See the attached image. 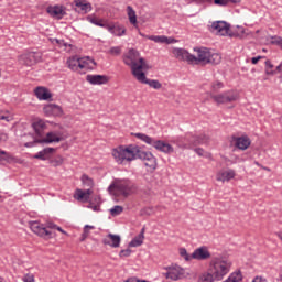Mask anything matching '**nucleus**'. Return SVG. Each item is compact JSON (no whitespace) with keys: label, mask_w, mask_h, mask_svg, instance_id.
<instances>
[{"label":"nucleus","mask_w":282,"mask_h":282,"mask_svg":"<svg viewBox=\"0 0 282 282\" xmlns=\"http://www.w3.org/2000/svg\"><path fill=\"white\" fill-rule=\"evenodd\" d=\"M112 158L117 164H124L126 162H133L135 158L143 160L144 165L152 171L158 169V160L153 156V153L141 151L133 145H120L112 150Z\"/></svg>","instance_id":"nucleus-1"},{"label":"nucleus","mask_w":282,"mask_h":282,"mask_svg":"<svg viewBox=\"0 0 282 282\" xmlns=\"http://www.w3.org/2000/svg\"><path fill=\"white\" fill-rule=\"evenodd\" d=\"M137 191L135 184L127 178H116L108 187V193L115 197H130Z\"/></svg>","instance_id":"nucleus-2"},{"label":"nucleus","mask_w":282,"mask_h":282,"mask_svg":"<svg viewBox=\"0 0 282 282\" xmlns=\"http://www.w3.org/2000/svg\"><path fill=\"white\" fill-rule=\"evenodd\" d=\"M194 52H197V56L193 59V65H219L221 63V55L210 51V48H194Z\"/></svg>","instance_id":"nucleus-3"},{"label":"nucleus","mask_w":282,"mask_h":282,"mask_svg":"<svg viewBox=\"0 0 282 282\" xmlns=\"http://www.w3.org/2000/svg\"><path fill=\"white\" fill-rule=\"evenodd\" d=\"M210 265H212V274H214V279H216V281H221V279H224V276H226V274L230 272V268L232 263H230V261H227L220 258H214L212 260Z\"/></svg>","instance_id":"nucleus-4"},{"label":"nucleus","mask_w":282,"mask_h":282,"mask_svg":"<svg viewBox=\"0 0 282 282\" xmlns=\"http://www.w3.org/2000/svg\"><path fill=\"white\" fill-rule=\"evenodd\" d=\"M134 135L139 140H142V142H145V144H150V147H154L156 151H162V153H173L175 151L171 144L161 140H155L144 133H135Z\"/></svg>","instance_id":"nucleus-5"},{"label":"nucleus","mask_w":282,"mask_h":282,"mask_svg":"<svg viewBox=\"0 0 282 282\" xmlns=\"http://www.w3.org/2000/svg\"><path fill=\"white\" fill-rule=\"evenodd\" d=\"M63 132L61 131H51L47 133H44L43 138L35 139L31 142L24 143V147L26 149H32V147H35L36 144H52L54 142H61L63 140Z\"/></svg>","instance_id":"nucleus-6"},{"label":"nucleus","mask_w":282,"mask_h":282,"mask_svg":"<svg viewBox=\"0 0 282 282\" xmlns=\"http://www.w3.org/2000/svg\"><path fill=\"white\" fill-rule=\"evenodd\" d=\"M210 98H213L214 102L217 105H228L229 102H235L239 98V95L234 90H227L218 95L212 94Z\"/></svg>","instance_id":"nucleus-7"},{"label":"nucleus","mask_w":282,"mask_h":282,"mask_svg":"<svg viewBox=\"0 0 282 282\" xmlns=\"http://www.w3.org/2000/svg\"><path fill=\"white\" fill-rule=\"evenodd\" d=\"M41 61H43V55L39 52H29L20 56V63L26 65V67H32V65H36Z\"/></svg>","instance_id":"nucleus-8"},{"label":"nucleus","mask_w":282,"mask_h":282,"mask_svg":"<svg viewBox=\"0 0 282 282\" xmlns=\"http://www.w3.org/2000/svg\"><path fill=\"white\" fill-rule=\"evenodd\" d=\"M167 272L164 273L166 279L171 281H180L186 276V271L180 265H172L166 268Z\"/></svg>","instance_id":"nucleus-9"},{"label":"nucleus","mask_w":282,"mask_h":282,"mask_svg":"<svg viewBox=\"0 0 282 282\" xmlns=\"http://www.w3.org/2000/svg\"><path fill=\"white\" fill-rule=\"evenodd\" d=\"M140 58V51L135 48H130L124 55H123V63L128 67L131 68V72H133V67L138 65V61Z\"/></svg>","instance_id":"nucleus-10"},{"label":"nucleus","mask_w":282,"mask_h":282,"mask_svg":"<svg viewBox=\"0 0 282 282\" xmlns=\"http://www.w3.org/2000/svg\"><path fill=\"white\" fill-rule=\"evenodd\" d=\"M212 29L215 30V32H217V34L220 36H235V34L230 32V24L226 21L213 22Z\"/></svg>","instance_id":"nucleus-11"},{"label":"nucleus","mask_w":282,"mask_h":282,"mask_svg":"<svg viewBox=\"0 0 282 282\" xmlns=\"http://www.w3.org/2000/svg\"><path fill=\"white\" fill-rule=\"evenodd\" d=\"M30 228H31L32 232H34L35 235H39V237L52 239V231L47 230V227H44L41 223L31 221Z\"/></svg>","instance_id":"nucleus-12"},{"label":"nucleus","mask_w":282,"mask_h":282,"mask_svg":"<svg viewBox=\"0 0 282 282\" xmlns=\"http://www.w3.org/2000/svg\"><path fill=\"white\" fill-rule=\"evenodd\" d=\"M172 54L178 61H186V63H188V65H193V61H195V55L188 53V51H186L184 48H174L172 51Z\"/></svg>","instance_id":"nucleus-13"},{"label":"nucleus","mask_w":282,"mask_h":282,"mask_svg":"<svg viewBox=\"0 0 282 282\" xmlns=\"http://www.w3.org/2000/svg\"><path fill=\"white\" fill-rule=\"evenodd\" d=\"M96 67V61L91 57H79V74H87L89 69H94Z\"/></svg>","instance_id":"nucleus-14"},{"label":"nucleus","mask_w":282,"mask_h":282,"mask_svg":"<svg viewBox=\"0 0 282 282\" xmlns=\"http://www.w3.org/2000/svg\"><path fill=\"white\" fill-rule=\"evenodd\" d=\"M138 63L135 67L132 68V76H134L137 80H143V78L147 75L144 74V72H142V69H144V65L147 64V61L142 56H140L138 59Z\"/></svg>","instance_id":"nucleus-15"},{"label":"nucleus","mask_w":282,"mask_h":282,"mask_svg":"<svg viewBox=\"0 0 282 282\" xmlns=\"http://www.w3.org/2000/svg\"><path fill=\"white\" fill-rule=\"evenodd\" d=\"M122 238L119 235L108 234L104 239L102 243L105 246H110V248H120V242Z\"/></svg>","instance_id":"nucleus-16"},{"label":"nucleus","mask_w":282,"mask_h":282,"mask_svg":"<svg viewBox=\"0 0 282 282\" xmlns=\"http://www.w3.org/2000/svg\"><path fill=\"white\" fill-rule=\"evenodd\" d=\"M192 259H196V261H206V259H210V251H208V248L204 246L197 248L192 253Z\"/></svg>","instance_id":"nucleus-17"},{"label":"nucleus","mask_w":282,"mask_h":282,"mask_svg":"<svg viewBox=\"0 0 282 282\" xmlns=\"http://www.w3.org/2000/svg\"><path fill=\"white\" fill-rule=\"evenodd\" d=\"M86 80L90 83V85H107L109 77L107 75H87Z\"/></svg>","instance_id":"nucleus-18"},{"label":"nucleus","mask_w":282,"mask_h":282,"mask_svg":"<svg viewBox=\"0 0 282 282\" xmlns=\"http://www.w3.org/2000/svg\"><path fill=\"white\" fill-rule=\"evenodd\" d=\"M32 127L35 131L34 140H41L45 135V121L37 120L32 123Z\"/></svg>","instance_id":"nucleus-19"},{"label":"nucleus","mask_w":282,"mask_h":282,"mask_svg":"<svg viewBox=\"0 0 282 282\" xmlns=\"http://www.w3.org/2000/svg\"><path fill=\"white\" fill-rule=\"evenodd\" d=\"M75 10L82 14H87V12H91V3L87 2V0H75Z\"/></svg>","instance_id":"nucleus-20"},{"label":"nucleus","mask_w":282,"mask_h":282,"mask_svg":"<svg viewBox=\"0 0 282 282\" xmlns=\"http://www.w3.org/2000/svg\"><path fill=\"white\" fill-rule=\"evenodd\" d=\"M235 147L240 151H246L250 147L251 141L248 137H234Z\"/></svg>","instance_id":"nucleus-21"},{"label":"nucleus","mask_w":282,"mask_h":282,"mask_svg":"<svg viewBox=\"0 0 282 282\" xmlns=\"http://www.w3.org/2000/svg\"><path fill=\"white\" fill-rule=\"evenodd\" d=\"M147 39H149V41H154V43H165V45L177 43V40L167 37L166 35H148Z\"/></svg>","instance_id":"nucleus-22"},{"label":"nucleus","mask_w":282,"mask_h":282,"mask_svg":"<svg viewBox=\"0 0 282 282\" xmlns=\"http://www.w3.org/2000/svg\"><path fill=\"white\" fill-rule=\"evenodd\" d=\"M235 170L220 171L216 174L217 182H230L235 180Z\"/></svg>","instance_id":"nucleus-23"},{"label":"nucleus","mask_w":282,"mask_h":282,"mask_svg":"<svg viewBox=\"0 0 282 282\" xmlns=\"http://www.w3.org/2000/svg\"><path fill=\"white\" fill-rule=\"evenodd\" d=\"M47 12L54 19H63L65 17V14H67V12L65 11V8L58 7V6L48 7Z\"/></svg>","instance_id":"nucleus-24"},{"label":"nucleus","mask_w":282,"mask_h":282,"mask_svg":"<svg viewBox=\"0 0 282 282\" xmlns=\"http://www.w3.org/2000/svg\"><path fill=\"white\" fill-rule=\"evenodd\" d=\"M34 94L39 100H50L52 98V93L43 86L36 87Z\"/></svg>","instance_id":"nucleus-25"},{"label":"nucleus","mask_w":282,"mask_h":282,"mask_svg":"<svg viewBox=\"0 0 282 282\" xmlns=\"http://www.w3.org/2000/svg\"><path fill=\"white\" fill-rule=\"evenodd\" d=\"M44 113H46V116H61L63 113V108L58 105L51 104L44 107Z\"/></svg>","instance_id":"nucleus-26"},{"label":"nucleus","mask_w":282,"mask_h":282,"mask_svg":"<svg viewBox=\"0 0 282 282\" xmlns=\"http://www.w3.org/2000/svg\"><path fill=\"white\" fill-rule=\"evenodd\" d=\"M66 64L72 72H78L80 74V57H78V55L69 57Z\"/></svg>","instance_id":"nucleus-27"},{"label":"nucleus","mask_w":282,"mask_h":282,"mask_svg":"<svg viewBox=\"0 0 282 282\" xmlns=\"http://www.w3.org/2000/svg\"><path fill=\"white\" fill-rule=\"evenodd\" d=\"M54 151H56V149L54 148H45L42 151L37 152L36 154H34V159L35 160H50V155H52V153H54Z\"/></svg>","instance_id":"nucleus-28"},{"label":"nucleus","mask_w":282,"mask_h":282,"mask_svg":"<svg viewBox=\"0 0 282 282\" xmlns=\"http://www.w3.org/2000/svg\"><path fill=\"white\" fill-rule=\"evenodd\" d=\"M142 243H144V228H142L141 232L129 242V248H140Z\"/></svg>","instance_id":"nucleus-29"},{"label":"nucleus","mask_w":282,"mask_h":282,"mask_svg":"<svg viewBox=\"0 0 282 282\" xmlns=\"http://www.w3.org/2000/svg\"><path fill=\"white\" fill-rule=\"evenodd\" d=\"M139 83H142L143 85H149V87H152V89H162V84L158 79H148L147 75L143 79H137Z\"/></svg>","instance_id":"nucleus-30"},{"label":"nucleus","mask_w":282,"mask_h":282,"mask_svg":"<svg viewBox=\"0 0 282 282\" xmlns=\"http://www.w3.org/2000/svg\"><path fill=\"white\" fill-rule=\"evenodd\" d=\"M106 28L115 36H123V34L127 32V29L120 25H106Z\"/></svg>","instance_id":"nucleus-31"},{"label":"nucleus","mask_w":282,"mask_h":282,"mask_svg":"<svg viewBox=\"0 0 282 282\" xmlns=\"http://www.w3.org/2000/svg\"><path fill=\"white\" fill-rule=\"evenodd\" d=\"M191 142L194 147H197V144H205V142H208V137H206V134L192 137Z\"/></svg>","instance_id":"nucleus-32"},{"label":"nucleus","mask_w":282,"mask_h":282,"mask_svg":"<svg viewBox=\"0 0 282 282\" xmlns=\"http://www.w3.org/2000/svg\"><path fill=\"white\" fill-rule=\"evenodd\" d=\"M127 12H128L130 23L132 25H135V23H138V17L135 15V10H133V7L128 6Z\"/></svg>","instance_id":"nucleus-33"},{"label":"nucleus","mask_w":282,"mask_h":282,"mask_svg":"<svg viewBox=\"0 0 282 282\" xmlns=\"http://www.w3.org/2000/svg\"><path fill=\"white\" fill-rule=\"evenodd\" d=\"M215 281V275L213 273H203L198 278V282H213Z\"/></svg>","instance_id":"nucleus-34"},{"label":"nucleus","mask_w":282,"mask_h":282,"mask_svg":"<svg viewBox=\"0 0 282 282\" xmlns=\"http://www.w3.org/2000/svg\"><path fill=\"white\" fill-rule=\"evenodd\" d=\"M215 6H228V3H241V0H214Z\"/></svg>","instance_id":"nucleus-35"},{"label":"nucleus","mask_w":282,"mask_h":282,"mask_svg":"<svg viewBox=\"0 0 282 282\" xmlns=\"http://www.w3.org/2000/svg\"><path fill=\"white\" fill-rule=\"evenodd\" d=\"M123 210H124V207L120 205H116L110 209V215H112V217H118V215H121Z\"/></svg>","instance_id":"nucleus-36"},{"label":"nucleus","mask_w":282,"mask_h":282,"mask_svg":"<svg viewBox=\"0 0 282 282\" xmlns=\"http://www.w3.org/2000/svg\"><path fill=\"white\" fill-rule=\"evenodd\" d=\"M82 182L85 186H88L89 188L94 186V180H91L87 174L82 175Z\"/></svg>","instance_id":"nucleus-37"},{"label":"nucleus","mask_w":282,"mask_h":282,"mask_svg":"<svg viewBox=\"0 0 282 282\" xmlns=\"http://www.w3.org/2000/svg\"><path fill=\"white\" fill-rule=\"evenodd\" d=\"M87 20L93 23V25H98L99 28H105V23H102V20H98L97 18H94L91 15H88Z\"/></svg>","instance_id":"nucleus-38"},{"label":"nucleus","mask_w":282,"mask_h":282,"mask_svg":"<svg viewBox=\"0 0 282 282\" xmlns=\"http://www.w3.org/2000/svg\"><path fill=\"white\" fill-rule=\"evenodd\" d=\"M86 197H87V193H85V191L76 189L75 199H77V202H82V199H86Z\"/></svg>","instance_id":"nucleus-39"},{"label":"nucleus","mask_w":282,"mask_h":282,"mask_svg":"<svg viewBox=\"0 0 282 282\" xmlns=\"http://www.w3.org/2000/svg\"><path fill=\"white\" fill-rule=\"evenodd\" d=\"M219 89H224V83L221 82H215L212 85V91H214V94H216V91H219Z\"/></svg>","instance_id":"nucleus-40"},{"label":"nucleus","mask_w":282,"mask_h":282,"mask_svg":"<svg viewBox=\"0 0 282 282\" xmlns=\"http://www.w3.org/2000/svg\"><path fill=\"white\" fill-rule=\"evenodd\" d=\"M180 254L185 259V261H191V259H193L192 256L188 254V251H186L185 248L180 249Z\"/></svg>","instance_id":"nucleus-41"},{"label":"nucleus","mask_w":282,"mask_h":282,"mask_svg":"<svg viewBox=\"0 0 282 282\" xmlns=\"http://www.w3.org/2000/svg\"><path fill=\"white\" fill-rule=\"evenodd\" d=\"M0 120H6V122H10L12 120V116L8 112L0 111Z\"/></svg>","instance_id":"nucleus-42"},{"label":"nucleus","mask_w":282,"mask_h":282,"mask_svg":"<svg viewBox=\"0 0 282 282\" xmlns=\"http://www.w3.org/2000/svg\"><path fill=\"white\" fill-rule=\"evenodd\" d=\"M119 257L122 259L124 257H131V249H122L120 252H119Z\"/></svg>","instance_id":"nucleus-43"},{"label":"nucleus","mask_w":282,"mask_h":282,"mask_svg":"<svg viewBox=\"0 0 282 282\" xmlns=\"http://www.w3.org/2000/svg\"><path fill=\"white\" fill-rule=\"evenodd\" d=\"M120 52H122V50L120 48V46H115L110 48V54H113L115 56L120 55Z\"/></svg>","instance_id":"nucleus-44"},{"label":"nucleus","mask_w":282,"mask_h":282,"mask_svg":"<svg viewBox=\"0 0 282 282\" xmlns=\"http://www.w3.org/2000/svg\"><path fill=\"white\" fill-rule=\"evenodd\" d=\"M23 282H34V274L28 273L23 276Z\"/></svg>","instance_id":"nucleus-45"},{"label":"nucleus","mask_w":282,"mask_h":282,"mask_svg":"<svg viewBox=\"0 0 282 282\" xmlns=\"http://www.w3.org/2000/svg\"><path fill=\"white\" fill-rule=\"evenodd\" d=\"M272 67H274V65H272V62L267 61L265 62V72H267V74H272Z\"/></svg>","instance_id":"nucleus-46"},{"label":"nucleus","mask_w":282,"mask_h":282,"mask_svg":"<svg viewBox=\"0 0 282 282\" xmlns=\"http://www.w3.org/2000/svg\"><path fill=\"white\" fill-rule=\"evenodd\" d=\"M10 159V153L3 151V150H0V160H6L8 161Z\"/></svg>","instance_id":"nucleus-47"},{"label":"nucleus","mask_w":282,"mask_h":282,"mask_svg":"<svg viewBox=\"0 0 282 282\" xmlns=\"http://www.w3.org/2000/svg\"><path fill=\"white\" fill-rule=\"evenodd\" d=\"M252 282H268V279L263 276H256Z\"/></svg>","instance_id":"nucleus-48"},{"label":"nucleus","mask_w":282,"mask_h":282,"mask_svg":"<svg viewBox=\"0 0 282 282\" xmlns=\"http://www.w3.org/2000/svg\"><path fill=\"white\" fill-rule=\"evenodd\" d=\"M262 58H263L262 56L252 57L251 58L252 65H257V63H259Z\"/></svg>","instance_id":"nucleus-49"},{"label":"nucleus","mask_w":282,"mask_h":282,"mask_svg":"<svg viewBox=\"0 0 282 282\" xmlns=\"http://www.w3.org/2000/svg\"><path fill=\"white\" fill-rule=\"evenodd\" d=\"M194 151H195V153H197V155H199L200 158L204 155V149H202V148H196Z\"/></svg>","instance_id":"nucleus-50"},{"label":"nucleus","mask_w":282,"mask_h":282,"mask_svg":"<svg viewBox=\"0 0 282 282\" xmlns=\"http://www.w3.org/2000/svg\"><path fill=\"white\" fill-rule=\"evenodd\" d=\"M53 43H57V45H65V42L63 40L55 39Z\"/></svg>","instance_id":"nucleus-51"},{"label":"nucleus","mask_w":282,"mask_h":282,"mask_svg":"<svg viewBox=\"0 0 282 282\" xmlns=\"http://www.w3.org/2000/svg\"><path fill=\"white\" fill-rule=\"evenodd\" d=\"M58 226H56V224L54 223H48L47 224V228H51V229H56Z\"/></svg>","instance_id":"nucleus-52"},{"label":"nucleus","mask_w":282,"mask_h":282,"mask_svg":"<svg viewBox=\"0 0 282 282\" xmlns=\"http://www.w3.org/2000/svg\"><path fill=\"white\" fill-rule=\"evenodd\" d=\"M84 234L87 235V236H89V225H86V226L84 227Z\"/></svg>","instance_id":"nucleus-53"},{"label":"nucleus","mask_w":282,"mask_h":282,"mask_svg":"<svg viewBox=\"0 0 282 282\" xmlns=\"http://www.w3.org/2000/svg\"><path fill=\"white\" fill-rule=\"evenodd\" d=\"M276 282H282V268L280 269L279 276L276 279Z\"/></svg>","instance_id":"nucleus-54"},{"label":"nucleus","mask_w":282,"mask_h":282,"mask_svg":"<svg viewBox=\"0 0 282 282\" xmlns=\"http://www.w3.org/2000/svg\"><path fill=\"white\" fill-rule=\"evenodd\" d=\"M55 230H58V232H62L63 235H67V231L63 230L59 226H57Z\"/></svg>","instance_id":"nucleus-55"},{"label":"nucleus","mask_w":282,"mask_h":282,"mask_svg":"<svg viewBox=\"0 0 282 282\" xmlns=\"http://www.w3.org/2000/svg\"><path fill=\"white\" fill-rule=\"evenodd\" d=\"M86 193V199H89V195H91V189L84 191Z\"/></svg>","instance_id":"nucleus-56"},{"label":"nucleus","mask_w":282,"mask_h":282,"mask_svg":"<svg viewBox=\"0 0 282 282\" xmlns=\"http://www.w3.org/2000/svg\"><path fill=\"white\" fill-rule=\"evenodd\" d=\"M93 210H95V213H98V210H100V205H94Z\"/></svg>","instance_id":"nucleus-57"},{"label":"nucleus","mask_w":282,"mask_h":282,"mask_svg":"<svg viewBox=\"0 0 282 282\" xmlns=\"http://www.w3.org/2000/svg\"><path fill=\"white\" fill-rule=\"evenodd\" d=\"M87 237H89V236H87V235H85V232H83V234H82L80 241H85V239H87Z\"/></svg>","instance_id":"nucleus-58"},{"label":"nucleus","mask_w":282,"mask_h":282,"mask_svg":"<svg viewBox=\"0 0 282 282\" xmlns=\"http://www.w3.org/2000/svg\"><path fill=\"white\" fill-rule=\"evenodd\" d=\"M0 140H8V134H1Z\"/></svg>","instance_id":"nucleus-59"},{"label":"nucleus","mask_w":282,"mask_h":282,"mask_svg":"<svg viewBox=\"0 0 282 282\" xmlns=\"http://www.w3.org/2000/svg\"><path fill=\"white\" fill-rule=\"evenodd\" d=\"M57 166H61L63 164V159L59 158V160L56 161Z\"/></svg>","instance_id":"nucleus-60"},{"label":"nucleus","mask_w":282,"mask_h":282,"mask_svg":"<svg viewBox=\"0 0 282 282\" xmlns=\"http://www.w3.org/2000/svg\"><path fill=\"white\" fill-rule=\"evenodd\" d=\"M143 69H149V64H143Z\"/></svg>","instance_id":"nucleus-61"},{"label":"nucleus","mask_w":282,"mask_h":282,"mask_svg":"<svg viewBox=\"0 0 282 282\" xmlns=\"http://www.w3.org/2000/svg\"><path fill=\"white\" fill-rule=\"evenodd\" d=\"M96 227L88 225V230H94Z\"/></svg>","instance_id":"nucleus-62"},{"label":"nucleus","mask_w":282,"mask_h":282,"mask_svg":"<svg viewBox=\"0 0 282 282\" xmlns=\"http://www.w3.org/2000/svg\"><path fill=\"white\" fill-rule=\"evenodd\" d=\"M140 36H144V34L140 33Z\"/></svg>","instance_id":"nucleus-63"},{"label":"nucleus","mask_w":282,"mask_h":282,"mask_svg":"<svg viewBox=\"0 0 282 282\" xmlns=\"http://www.w3.org/2000/svg\"><path fill=\"white\" fill-rule=\"evenodd\" d=\"M256 165H258V166H259V162H256Z\"/></svg>","instance_id":"nucleus-64"}]
</instances>
